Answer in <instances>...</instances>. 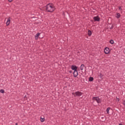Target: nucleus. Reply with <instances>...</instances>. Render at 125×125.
Masks as SVG:
<instances>
[{
    "instance_id": "nucleus-1",
    "label": "nucleus",
    "mask_w": 125,
    "mask_h": 125,
    "mask_svg": "<svg viewBox=\"0 0 125 125\" xmlns=\"http://www.w3.org/2000/svg\"><path fill=\"white\" fill-rule=\"evenodd\" d=\"M45 9L47 12H53L55 10V7L53 6V4L49 3L45 6Z\"/></svg>"
},
{
    "instance_id": "nucleus-2",
    "label": "nucleus",
    "mask_w": 125,
    "mask_h": 125,
    "mask_svg": "<svg viewBox=\"0 0 125 125\" xmlns=\"http://www.w3.org/2000/svg\"><path fill=\"white\" fill-rule=\"evenodd\" d=\"M92 100L93 101V102L96 101L98 104H101V103H102V100L99 98V96L93 97Z\"/></svg>"
},
{
    "instance_id": "nucleus-3",
    "label": "nucleus",
    "mask_w": 125,
    "mask_h": 125,
    "mask_svg": "<svg viewBox=\"0 0 125 125\" xmlns=\"http://www.w3.org/2000/svg\"><path fill=\"white\" fill-rule=\"evenodd\" d=\"M72 94L74 96V97H76V96H77V97H80V96L83 95V93L81 91H78L72 93Z\"/></svg>"
},
{
    "instance_id": "nucleus-4",
    "label": "nucleus",
    "mask_w": 125,
    "mask_h": 125,
    "mask_svg": "<svg viewBox=\"0 0 125 125\" xmlns=\"http://www.w3.org/2000/svg\"><path fill=\"white\" fill-rule=\"evenodd\" d=\"M93 20H94L95 22H98L100 21V18H99V16L94 17Z\"/></svg>"
},
{
    "instance_id": "nucleus-5",
    "label": "nucleus",
    "mask_w": 125,
    "mask_h": 125,
    "mask_svg": "<svg viewBox=\"0 0 125 125\" xmlns=\"http://www.w3.org/2000/svg\"><path fill=\"white\" fill-rule=\"evenodd\" d=\"M71 69L73 70V71H77L78 70V66L75 65H71Z\"/></svg>"
},
{
    "instance_id": "nucleus-6",
    "label": "nucleus",
    "mask_w": 125,
    "mask_h": 125,
    "mask_svg": "<svg viewBox=\"0 0 125 125\" xmlns=\"http://www.w3.org/2000/svg\"><path fill=\"white\" fill-rule=\"evenodd\" d=\"M110 52V49L108 47H105L104 48V53L105 54H108Z\"/></svg>"
},
{
    "instance_id": "nucleus-7",
    "label": "nucleus",
    "mask_w": 125,
    "mask_h": 125,
    "mask_svg": "<svg viewBox=\"0 0 125 125\" xmlns=\"http://www.w3.org/2000/svg\"><path fill=\"white\" fill-rule=\"evenodd\" d=\"M78 70L74 71L73 76L74 78H77V77H78Z\"/></svg>"
},
{
    "instance_id": "nucleus-8",
    "label": "nucleus",
    "mask_w": 125,
    "mask_h": 125,
    "mask_svg": "<svg viewBox=\"0 0 125 125\" xmlns=\"http://www.w3.org/2000/svg\"><path fill=\"white\" fill-rule=\"evenodd\" d=\"M115 17L117 19H120V18H121V14H120V13H117Z\"/></svg>"
},
{
    "instance_id": "nucleus-9",
    "label": "nucleus",
    "mask_w": 125,
    "mask_h": 125,
    "mask_svg": "<svg viewBox=\"0 0 125 125\" xmlns=\"http://www.w3.org/2000/svg\"><path fill=\"white\" fill-rule=\"evenodd\" d=\"M40 36H41V33H37V34L35 35V40H38Z\"/></svg>"
},
{
    "instance_id": "nucleus-10",
    "label": "nucleus",
    "mask_w": 125,
    "mask_h": 125,
    "mask_svg": "<svg viewBox=\"0 0 125 125\" xmlns=\"http://www.w3.org/2000/svg\"><path fill=\"white\" fill-rule=\"evenodd\" d=\"M10 24V18H9L6 21V25L8 26Z\"/></svg>"
},
{
    "instance_id": "nucleus-11",
    "label": "nucleus",
    "mask_w": 125,
    "mask_h": 125,
    "mask_svg": "<svg viewBox=\"0 0 125 125\" xmlns=\"http://www.w3.org/2000/svg\"><path fill=\"white\" fill-rule=\"evenodd\" d=\"M84 67L85 68L84 64H81V65L80 66V70H81V71H83V69L84 68Z\"/></svg>"
},
{
    "instance_id": "nucleus-12",
    "label": "nucleus",
    "mask_w": 125,
    "mask_h": 125,
    "mask_svg": "<svg viewBox=\"0 0 125 125\" xmlns=\"http://www.w3.org/2000/svg\"><path fill=\"white\" fill-rule=\"evenodd\" d=\"M91 35H92V32H91L90 30H88V36L90 37V36H91Z\"/></svg>"
},
{
    "instance_id": "nucleus-13",
    "label": "nucleus",
    "mask_w": 125,
    "mask_h": 125,
    "mask_svg": "<svg viewBox=\"0 0 125 125\" xmlns=\"http://www.w3.org/2000/svg\"><path fill=\"white\" fill-rule=\"evenodd\" d=\"M111 109V107H107V109H106V112L107 114H109L110 113V109Z\"/></svg>"
},
{
    "instance_id": "nucleus-14",
    "label": "nucleus",
    "mask_w": 125,
    "mask_h": 125,
    "mask_svg": "<svg viewBox=\"0 0 125 125\" xmlns=\"http://www.w3.org/2000/svg\"><path fill=\"white\" fill-rule=\"evenodd\" d=\"M93 77H90L88 79V82H93Z\"/></svg>"
},
{
    "instance_id": "nucleus-15",
    "label": "nucleus",
    "mask_w": 125,
    "mask_h": 125,
    "mask_svg": "<svg viewBox=\"0 0 125 125\" xmlns=\"http://www.w3.org/2000/svg\"><path fill=\"white\" fill-rule=\"evenodd\" d=\"M44 117H43V118L42 117H41L40 118V121L42 123H43V122H44Z\"/></svg>"
},
{
    "instance_id": "nucleus-16",
    "label": "nucleus",
    "mask_w": 125,
    "mask_h": 125,
    "mask_svg": "<svg viewBox=\"0 0 125 125\" xmlns=\"http://www.w3.org/2000/svg\"><path fill=\"white\" fill-rule=\"evenodd\" d=\"M99 77L101 79H102V78L103 77V75L102 74L100 73V74H99Z\"/></svg>"
},
{
    "instance_id": "nucleus-17",
    "label": "nucleus",
    "mask_w": 125,
    "mask_h": 125,
    "mask_svg": "<svg viewBox=\"0 0 125 125\" xmlns=\"http://www.w3.org/2000/svg\"><path fill=\"white\" fill-rule=\"evenodd\" d=\"M110 43H111V44H113V43H114V40H111L110 41Z\"/></svg>"
},
{
    "instance_id": "nucleus-18",
    "label": "nucleus",
    "mask_w": 125,
    "mask_h": 125,
    "mask_svg": "<svg viewBox=\"0 0 125 125\" xmlns=\"http://www.w3.org/2000/svg\"><path fill=\"white\" fill-rule=\"evenodd\" d=\"M0 93H4V90L3 89L0 90Z\"/></svg>"
},
{
    "instance_id": "nucleus-19",
    "label": "nucleus",
    "mask_w": 125,
    "mask_h": 125,
    "mask_svg": "<svg viewBox=\"0 0 125 125\" xmlns=\"http://www.w3.org/2000/svg\"><path fill=\"white\" fill-rule=\"evenodd\" d=\"M118 8H119V9L120 10H121V11H122V10H123V9L122 8V6H119L118 7Z\"/></svg>"
},
{
    "instance_id": "nucleus-20",
    "label": "nucleus",
    "mask_w": 125,
    "mask_h": 125,
    "mask_svg": "<svg viewBox=\"0 0 125 125\" xmlns=\"http://www.w3.org/2000/svg\"><path fill=\"white\" fill-rule=\"evenodd\" d=\"M12 0H8V1H9V2H11V1H12Z\"/></svg>"
},
{
    "instance_id": "nucleus-21",
    "label": "nucleus",
    "mask_w": 125,
    "mask_h": 125,
    "mask_svg": "<svg viewBox=\"0 0 125 125\" xmlns=\"http://www.w3.org/2000/svg\"><path fill=\"white\" fill-rule=\"evenodd\" d=\"M113 25H112L110 29H113Z\"/></svg>"
},
{
    "instance_id": "nucleus-22",
    "label": "nucleus",
    "mask_w": 125,
    "mask_h": 125,
    "mask_svg": "<svg viewBox=\"0 0 125 125\" xmlns=\"http://www.w3.org/2000/svg\"><path fill=\"white\" fill-rule=\"evenodd\" d=\"M123 105H125V101H124V102L123 103Z\"/></svg>"
},
{
    "instance_id": "nucleus-23",
    "label": "nucleus",
    "mask_w": 125,
    "mask_h": 125,
    "mask_svg": "<svg viewBox=\"0 0 125 125\" xmlns=\"http://www.w3.org/2000/svg\"><path fill=\"white\" fill-rule=\"evenodd\" d=\"M119 125H123V124H120Z\"/></svg>"
},
{
    "instance_id": "nucleus-24",
    "label": "nucleus",
    "mask_w": 125,
    "mask_h": 125,
    "mask_svg": "<svg viewBox=\"0 0 125 125\" xmlns=\"http://www.w3.org/2000/svg\"><path fill=\"white\" fill-rule=\"evenodd\" d=\"M16 125H18V124H17V123H16Z\"/></svg>"
},
{
    "instance_id": "nucleus-25",
    "label": "nucleus",
    "mask_w": 125,
    "mask_h": 125,
    "mask_svg": "<svg viewBox=\"0 0 125 125\" xmlns=\"http://www.w3.org/2000/svg\"><path fill=\"white\" fill-rule=\"evenodd\" d=\"M102 119H104V117H102Z\"/></svg>"
},
{
    "instance_id": "nucleus-26",
    "label": "nucleus",
    "mask_w": 125,
    "mask_h": 125,
    "mask_svg": "<svg viewBox=\"0 0 125 125\" xmlns=\"http://www.w3.org/2000/svg\"><path fill=\"white\" fill-rule=\"evenodd\" d=\"M69 73H72V71H70Z\"/></svg>"
}]
</instances>
